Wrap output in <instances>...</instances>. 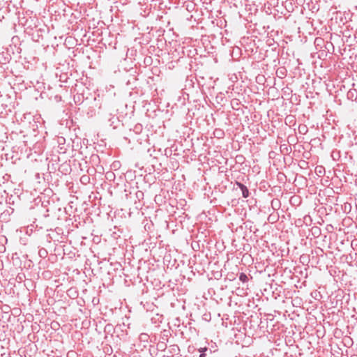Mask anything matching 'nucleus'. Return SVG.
Listing matches in <instances>:
<instances>
[{"label": "nucleus", "instance_id": "f03ea898", "mask_svg": "<svg viewBox=\"0 0 357 357\" xmlns=\"http://www.w3.org/2000/svg\"><path fill=\"white\" fill-rule=\"evenodd\" d=\"M239 280L243 282H245L248 281V278L244 273H241L239 275Z\"/></svg>", "mask_w": 357, "mask_h": 357}, {"label": "nucleus", "instance_id": "f257e3e1", "mask_svg": "<svg viewBox=\"0 0 357 357\" xmlns=\"http://www.w3.org/2000/svg\"><path fill=\"white\" fill-rule=\"evenodd\" d=\"M236 185L241 189L243 197L247 198L249 197V190L245 185L240 182H236Z\"/></svg>", "mask_w": 357, "mask_h": 357}, {"label": "nucleus", "instance_id": "7ed1b4c3", "mask_svg": "<svg viewBox=\"0 0 357 357\" xmlns=\"http://www.w3.org/2000/svg\"><path fill=\"white\" fill-rule=\"evenodd\" d=\"M149 338V335L146 333H141L139 335V339L142 341L147 342Z\"/></svg>", "mask_w": 357, "mask_h": 357}, {"label": "nucleus", "instance_id": "423d86ee", "mask_svg": "<svg viewBox=\"0 0 357 357\" xmlns=\"http://www.w3.org/2000/svg\"><path fill=\"white\" fill-rule=\"evenodd\" d=\"M89 180V176H82V178H81V181H82V182H83V183H84V182H86V181H88Z\"/></svg>", "mask_w": 357, "mask_h": 357}, {"label": "nucleus", "instance_id": "1a4fd4ad", "mask_svg": "<svg viewBox=\"0 0 357 357\" xmlns=\"http://www.w3.org/2000/svg\"><path fill=\"white\" fill-rule=\"evenodd\" d=\"M206 356V354H201L199 355V357H205Z\"/></svg>", "mask_w": 357, "mask_h": 357}, {"label": "nucleus", "instance_id": "0eeeda50", "mask_svg": "<svg viewBox=\"0 0 357 357\" xmlns=\"http://www.w3.org/2000/svg\"><path fill=\"white\" fill-rule=\"evenodd\" d=\"M207 348L206 347H201L198 349V351L201 353V354H204V352L206 351H207Z\"/></svg>", "mask_w": 357, "mask_h": 357}, {"label": "nucleus", "instance_id": "6e6552de", "mask_svg": "<svg viewBox=\"0 0 357 357\" xmlns=\"http://www.w3.org/2000/svg\"><path fill=\"white\" fill-rule=\"evenodd\" d=\"M216 132L218 133V135H219V137H220V135H222V132L221 130H218V131H216Z\"/></svg>", "mask_w": 357, "mask_h": 357}, {"label": "nucleus", "instance_id": "20e7f679", "mask_svg": "<svg viewBox=\"0 0 357 357\" xmlns=\"http://www.w3.org/2000/svg\"><path fill=\"white\" fill-rule=\"evenodd\" d=\"M298 130L300 133L305 134L307 132V128L305 126H300Z\"/></svg>", "mask_w": 357, "mask_h": 357}, {"label": "nucleus", "instance_id": "39448f33", "mask_svg": "<svg viewBox=\"0 0 357 357\" xmlns=\"http://www.w3.org/2000/svg\"><path fill=\"white\" fill-rule=\"evenodd\" d=\"M113 330V326L111 324H107L105 327V331L106 332H111Z\"/></svg>", "mask_w": 357, "mask_h": 357}]
</instances>
